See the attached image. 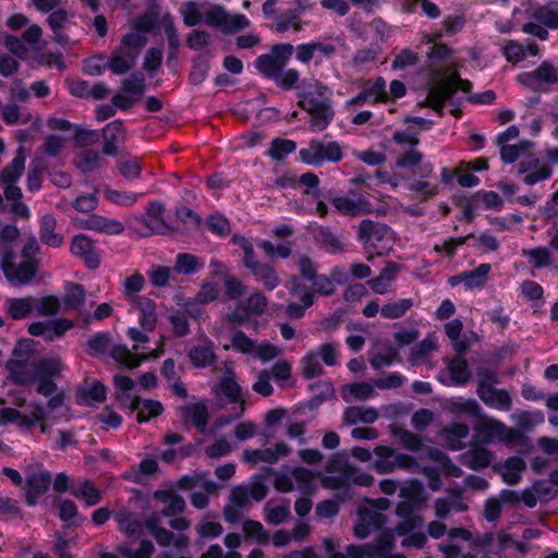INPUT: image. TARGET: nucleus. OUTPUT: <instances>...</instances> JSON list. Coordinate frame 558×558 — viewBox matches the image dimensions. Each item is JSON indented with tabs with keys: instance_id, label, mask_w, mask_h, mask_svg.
<instances>
[{
	"instance_id": "obj_59",
	"label": "nucleus",
	"mask_w": 558,
	"mask_h": 558,
	"mask_svg": "<svg viewBox=\"0 0 558 558\" xmlns=\"http://www.w3.org/2000/svg\"><path fill=\"white\" fill-rule=\"evenodd\" d=\"M206 226L209 232L218 236H225L231 231L229 220L221 214L207 216Z\"/></svg>"
},
{
	"instance_id": "obj_54",
	"label": "nucleus",
	"mask_w": 558,
	"mask_h": 558,
	"mask_svg": "<svg viewBox=\"0 0 558 558\" xmlns=\"http://www.w3.org/2000/svg\"><path fill=\"white\" fill-rule=\"evenodd\" d=\"M300 303L290 302L286 306V314L290 319H300L305 315L307 308L314 304L313 293L300 295Z\"/></svg>"
},
{
	"instance_id": "obj_51",
	"label": "nucleus",
	"mask_w": 558,
	"mask_h": 558,
	"mask_svg": "<svg viewBox=\"0 0 558 558\" xmlns=\"http://www.w3.org/2000/svg\"><path fill=\"white\" fill-rule=\"evenodd\" d=\"M472 196L473 201H475L477 205L482 202L485 209L500 211L504 208L501 197L494 191L478 190Z\"/></svg>"
},
{
	"instance_id": "obj_37",
	"label": "nucleus",
	"mask_w": 558,
	"mask_h": 558,
	"mask_svg": "<svg viewBox=\"0 0 558 558\" xmlns=\"http://www.w3.org/2000/svg\"><path fill=\"white\" fill-rule=\"evenodd\" d=\"M377 457L375 461V470L379 474H388L395 470V454L396 451L388 446L379 445L374 449Z\"/></svg>"
},
{
	"instance_id": "obj_64",
	"label": "nucleus",
	"mask_w": 558,
	"mask_h": 558,
	"mask_svg": "<svg viewBox=\"0 0 558 558\" xmlns=\"http://www.w3.org/2000/svg\"><path fill=\"white\" fill-rule=\"evenodd\" d=\"M371 104H386L389 101V96L386 92V80L383 76L375 78L373 85L365 88Z\"/></svg>"
},
{
	"instance_id": "obj_23",
	"label": "nucleus",
	"mask_w": 558,
	"mask_h": 558,
	"mask_svg": "<svg viewBox=\"0 0 558 558\" xmlns=\"http://www.w3.org/2000/svg\"><path fill=\"white\" fill-rule=\"evenodd\" d=\"M107 399V387L100 380H94L89 387H80L76 400L80 405L92 407L93 402L102 403Z\"/></svg>"
},
{
	"instance_id": "obj_55",
	"label": "nucleus",
	"mask_w": 558,
	"mask_h": 558,
	"mask_svg": "<svg viewBox=\"0 0 558 558\" xmlns=\"http://www.w3.org/2000/svg\"><path fill=\"white\" fill-rule=\"evenodd\" d=\"M72 327L73 322L69 318L60 317L47 320V333L45 340L52 341L57 338H61Z\"/></svg>"
},
{
	"instance_id": "obj_50",
	"label": "nucleus",
	"mask_w": 558,
	"mask_h": 558,
	"mask_svg": "<svg viewBox=\"0 0 558 558\" xmlns=\"http://www.w3.org/2000/svg\"><path fill=\"white\" fill-rule=\"evenodd\" d=\"M408 190L415 194V198L421 203L427 202L439 193L438 186L436 184H430L426 180L410 183Z\"/></svg>"
},
{
	"instance_id": "obj_6",
	"label": "nucleus",
	"mask_w": 558,
	"mask_h": 558,
	"mask_svg": "<svg viewBox=\"0 0 558 558\" xmlns=\"http://www.w3.org/2000/svg\"><path fill=\"white\" fill-rule=\"evenodd\" d=\"M476 430L487 438L496 436L501 442L506 445L520 446L521 453H527L532 449L530 439L519 429L508 427L502 422L497 420H487L480 422Z\"/></svg>"
},
{
	"instance_id": "obj_47",
	"label": "nucleus",
	"mask_w": 558,
	"mask_h": 558,
	"mask_svg": "<svg viewBox=\"0 0 558 558\" xmlns=\"http://www.w3.org/2000/svg\"><path fill=\"white\" fill-rule=\"evenodd\" d=\"M302 374L307 380L314 379L323 375L324 368L320 365L317 354L313 351L307 352L301 359Z\"/></svg>"
},
{
	"instance_id": "obj_9",
	"label": "nucleus",
	"mask_w": 558,
	"mask_h": 558,
	"mask_svg": "<svg viewBox=\"0 0 558 558\" xmlns=\"http://www.w3.org/2000/svg\"><path fill=\"white\" fill-rule=\"evenodd\" d=\"M120 88L123 93L130 94V96L116 94L111 98V104L116 109L129 111L146 92L145 75L140 71L133 72L129 77L122 81Z\"/></svg>"
},
{
	"instance_id": "obj_35",
	"label": "nucleus",
	"mask_w": 558,
	"mask_h": 558,
	"mask_svg": "<svg viewBox=\"0 0 558 558\" xmlns=\"http://www.w3.org/2000/svg\"><path fill=\"white\" fill-rule=\"evenodd\" d=\"M274 473V469L271 468H264L263 472L255 473L252 475L251 484L248 486V492L251 495V498L255 501H262L266 498L269 489L267 485L265 484V481L268 478V476Z\"/></svg>"
},
{
	"instance_id": "obj_7",
	"label": "nucleus",
	"mask_w": 558,
	"mask_h": 558,
	"mask_svg": "<svg viewBox=\"0 0 558 558\" xmlns=\"http://www.w3.org/2000/svg\"><path fill=\"white\" fill-rule=\"evenodd\" d=\"M517 81L532 92L547 94L550 90L548 85L558 83V68L544 60L535 70L520 73Z\"/></svg>"
},
{
	"instance_id": "obj_39",
	"label": "nucleus",
	"mask_w": 558,
	"mask_h": 558,
	"mask_svg": "<svg viewBox=\"0 0 558 558\" xmlns=\"http://www.w3.org/2000/svg\"><path fill=\"white\" fill-rule=\"evenodd\" d=\"M522 256L527 258L529 264L536 269L547 268L553 265V257L548 247L538 246L523 250Z\"/></svg>"
},
{
	"instance_id": "obj_45",
	"label": "nucleus",
	"mask_w": 558,
	"mask_h": 558,
	"mask_svg": "<svg viewBox=\"0 0 558 558\" xmlns=\"http://www.w3.org/2000/svg\"><path fill=\"white\" fill-rule=\"evenodd\" d=\"M413 306L412 299H399L385 304L380 314L384 318L397 319L405 315V313Z\"/></svg>"
},
{
	"instance_id": "obj_53",
	"label": "nucleus",
	"mask_w": 558,
	"mask_h": 558,
	"mask_svg": "<svg viewBox=\"0 0 558 558\" xmlns=\"http://www.w3.org/2000/svg\"><path fill=\"white\" fill-rule=\"evenodd\" d=\"M34 310L40 316H52L60 312V301L54 295H46L39 299L35 298Z\"/></svg>"
},
{
	"instance_id": "obj_20",
	"label": "nucleus",
	"mask_w": 558,
	"mask_h": 558,
	"mask_svg": "<svg viewBox=\"0 0 558 558\" xmlns=\"http://www.w3.org/2000/svg\"><path fill=\"white\" fill-rule=\"evenodd\" d=\"M82 227L86 230H93L109 235L121 234L124 230L123 225L112 218H107L101 215L92 214L82 222Z\"/></svg>"
},
{
	"instance_id": "obj_40",
	"label": "nucleus",
	"mask_w": 558,
	"mask_h": 558,
	"mask_svg": "<svg viewBox=\"0 0 558 558\" xmlns=\"http://www.w3.org/2000/svg\"><path fill=\"white\" fill-rule=\"evenodd\" d=\"M110 356L120 367L129 369L137 368L142 363V360L134 355L125 344H116L111 349Z\"/></svg>"
},
{
	"instance_id": "obj_31",
	"label": "nucleus",
	"mask_w": 558,
	"mask_h": 558,
	"mask_svg": "<svg viewBox=\"0 0 558 558\" xmlns=\"http://www.w3.org/2000/svg\"><path fill=\"white\" fill-rule=\"evenodd\" d=\"M25 169V156L20 148L13 160L7 165L0 172V182L2 184H16Z\"/></svg>"
},
{
	"instance_id": "obj_16",
	"label": "nucleus",
	"mask_w": 558,
	"mask_h": 558,
	"mask_svg": "<svg viewBox=\"0 0 558 558\" xmlns=\"http://www.w3.org/2000/svg\"><path fill=\"white\" fill-rule=\"evenodd\" d=\"M51 485V474L48 471L34 472L26 477L25 502L28 507L38 504V498L48 493Z\"/></svg>"
},
{
	"instance_id": "obj_29",
	"label": "nucleus",
	"mask_w": 558,
	"mask_h": 558,
	"mask_svg": "<svg viewBox=\"0 0 558 558\" xmlns=\"http://www.w3.org/2000/svg\"><path fill=\"white\" fill-rule=\"evenodd\" d=\"M189 359L194 367L206 368L211 366L217 361V354L214 351L213 343L208 345H194L189 351Z\"/></svg>"
},
{
	"instance_id": "obj_1",
	"label": "nucleus",
	"mask_w": 558,
	"mask_h": 558,
	"mask_svg": "<svg viewBox=\"0 0 558 558\" xmlns=\"http://www.w3.org/2000/svg\"><path fill=\"white\" fill-rule=\"evenodd\" d=\"M32 369H26L25 361L9 360L7 369L16 385L37 383L36 392L43 397L53 395L57 389L56 379L60 378L64 364L59 357H40L32 363Z\"/></svg>"
},
{
	"instance_id": "obj_10",
	"label": "nucleus",
	"mask_w": 558,
	"mask_h": 558,
	"mask_svg": "<svg viewBox=\"0 0 558 558\" xmlns=\"http://www.w3.org/2000/svg\"><path fill=\"white\" fill-rule=\"evenodd\" d=\"M216 395H222L226 397L231 404L240 403V410L234 415L228 417L221 416L219 420L223 421V424L230 423L232 420L240 418L244 411V400L242 399V388L235 379V373L233 369L228 368L225 375L221 377L217 388L215 389Z\"/></svg>"
},
{
	"instance_id": "obj_24",
	"label": "nucleus",
	"mask_w": 558,
	"mask_h": 558,
	"mask_svg": "<svg viewBox=\"0 0 558 558\" xmlns=\"http://www.w3.org/2000/svg\"><path fill=\"white\" fill-rule=\"evenodd\" d=\"M213 54L207 51L205 53H198L192 59V66L189 73V82L194 86H198L204 83L209 74L210 59Z\"/></svg>"
},
{
	"instance_id": "obj_28",
	"label": "nucleus",
	"mask_w": 558,
	"mask_h": 558,
	"mask_svg": "<svg viewBox=\"0 0 558 558\" xmlns=\"http://www.w3.org/2000/svg\"><path fill=\"white\" fill-rule=\"evenodd\" d=\"M35 298H12L5 302L7 314L13 320H21L31 315L34 310Z\"/></svg>"
},
{
	"instance_id": "obj_56",
	"label": "nucleus",
	"mask_w": 558,
	"mask_h": 558,
	"mask_svg": "<svg viewBox=\"0 0 558 558\" xmlns=\"http://www.w3.org/2000/svg\"><path fill=\"white\" fill-rule=\"evenodd\" d=\"M155 550L154 544L150 539H142L140 547L135 550L129 548L126 545H119L118 551L124 558H150Z\"/></svg>"
},
{
	"instance_id": "obj_2",
	"label": "nucleus",
	"mask_w": 558,
	"mask_h": 558,
	"mask_svg": "<svg viewBox=\"0 0 558 558\" xmlns=\"http://www.w3.org/2000/svg\"><path fill=\"white\" fill-rule=\"evenodd\" d=\"M357 240L369 257L388 255L393 246L391 228L371 219L360 222Z\"/></svg>"
},
{
	"instance_id": "obj_46",
	"label": "nucleus",
	"mask_w": 558,
	"mask_h": 558,
	"mask_svg": "<svg viewBox=\"0 0 558 558\" xmlns=\"http://www.w3.org/2000/svg\"><path fill=\"white\" fill-rule=\"evenodd\" d=\"M476 376L478 378L476 395L481 396L495 389V385L499 384V377L497 373L488 367H478L476 369Z\"/></svg>"
},
{
	"instance_id": "obj_32",
	"label": "nucleus",
	"mask_w": 558,
	"mask_h": 558,
	"mask_svg": "<svg viewBox=\"0 0 558 558\" xmlns=\"http://www.w3.org/2000/svg\"><path fill=\"white\" fill-rule=\"evenodd\" d=\"M254 65L256 70L269 81L277 78L279 73L286 68L269 53L259 54L255 59Z\"/></svg>"
},
{
	"instance_id": "obj_44",
	"label": "nucleus",
	"mask_w": 558,
	"mask_h": 558,
	"mask_svg": "<svg viewBox=\"0 0 558 558\" xmlns=\"http://www.w3.org/2000/svg\"><path fill=\"white\" fill-rule=\"evenodd\" d=\"M136 59H130L125 54L119 51L117 48L112 51L111 56L107 61V69H109L116 75H123L135 65Z\"/></svg>"
},
{
	"instance_id": "obj_18",
	"label": "nucleus",
	"mask_w": 558,
	"mask_h": 558,
	"mask_svg": "<svg viewBox=\"0 0 558 558\" xmlns=\"http://www.w3.org/2000/svg\"><path fill=\"white\" fill-rule=\"evenodd\" d=\"M244 267L257 281L263 283L264 289L267 291H272L280 284V278L277 269L268 263H260L255 257L253 260L244 265Z\"/></svg>"
},
{
	"instance_id": "obj_52",
	"label": "nucleus",
	"mask_w": 558,
	"mask_h": 558,
	"mask_svg": "<svg viewBox=\"0 0 558 558\" xmlns=\"http://www.w3.org/2000/svg\"><path fill=\"white\" fill-rule=\"evenodd\" d=\"M242 527L246 537L256 539L260 545L268 543L269 534L259 521L247 519Z\"/></svg>"
},
{
	"instance_id": "obj_62",
	"label": "nucleus",
	"mask_w": 558,
	"mask_h": 558,
	"mask_svg": "<svg viewBox=\"0 0 558 558\" xmlns=\"http://www.w3.org/2000/svg\"><path fill=\"white\" fill-rule=\"evenodd\" d=\"M86 291L80 283L70 282L66 286L64 303L69 307H78L84 304Z\"/></svg>"
},
{
	"instance_id": "obj_22",
	"label": "nucleus",
	"mask_w": 558,
	"mask_h": 558,
	"mask_svg": "<svg viewBox=\"0 0 558 558\" xmlns=\"http://www.w3.org/2000/svg\"><path fill=\"white\" fill-rule=\"evenodd\" d=\"M57 219L52 214H45L39 219V239L50 247L58 248L63 244V235L56 232Z\"/></svg>"
},
{
	"instance_id": "obj_25",
	"label": "nucleus",
	"mask_w": 558,
	"mask_h": 558,
	"mask_svg": "<svg viewBox=\"0 0 558 558\" xmlns=\"http://www.w3.org/2000/svg\"><path fill=\"white\" fill-rule=\"evenodd\" d=\"M70 494L83 500L85 507H94L102 500L101 490L90 480H84L80 486L72 487Z\"/></svg>"
},
{
	"instance_id": "obj_21",
	"label": "nucleus",
	"mask_w": 558,
	"mask_h": 558,
	"mask_svg": "<svg viewBox=\"0 0 558 558\" xmlns=\"http://www.w3.org/2000/svg\"><path fill=\"white\" fill-rule=\"evenodd\" d=\"M180 412L185 423L191 422L199 433H205L208 425L209 413L204 402L182 405Z\"/></svg>"
},
{
	"instance_id": "obj_13",
	"label": "nucleus",
	"mask_w": 558,
	"mask_h": 558,
	"mask_svg": "<svg viewBox=\"0 0 558 558\" xmlns=\"http://www.w3.org/2000/svg\"><path fill=\"white\" fill-rule=\"evenodd\" d=\"M70 251L74 256H78L83 259L86 268L90 270L99 268L101 259L94 247L93 240L88 235L83 233L74 235Z\"/></svg>"
},
{
	"instance_id": "obj_41",
	"label": "nucleus",
	"mask_w": 558,
	"mask_h": 558,
	"mask_svg": "<svg viewBox=\"0 0 558 558\" xmlns=\"http://www.w3.org/2000/svg\"><path fill=\"white\" fill-rule=\"evenodd\" d=\"M399 496L418 507L426 501L427 496L423 484L418 480H412L408 485L402 486Z\"/></svg>"
},
{
	"instance_id": "obj_5",
	"label": "nucleus",
	"mask_w": 558,
	"mask_h": 558,
	"mask_svg": "<svg viewBox=\"0 0 558 558\" xmlns=\"http://www.w3.org/2000/svg\"><path fill=\"white\" fill-rule=\"evenodd\" d=\"M15 258L16 255L13 247H7L0 262L5 279L12 284L24 286L29 283L37 274L38 260L25 259L16 265Z\"/></svg>"
},
{
	"instance_id": "obj_4",
	"label": "nucleus",
	"mask_w": 558,
	"mask_h": 558,
	"mask_svg": "<svg viewBox=\"0 0 558 558\" xmlns=\"http://www.w3.org/2000/svg\"><path fill=\"white\" fill-rule=\"evenodd\" d=\"M303 163L312 167H320L326 162L337 163L342 160L343 153L338 142H323L318 138L310 141L308 147L299 151Z\"/></svg>"
},
{
	"instance_id": "obj_48",
	"label": "nucleus",
	"mask_w": 558,
	"mask_h": 558,
	"mask_svg": "<svg viewBox=\"0 0 558 558\" xmlns=\"http://www.w3.org/2000/svg\"><path fill=\"white\" fill-rule=\"evenodd\" d=\"M428 454L433 460L441 463L446 476L461 477L463 475L461 468L453 463L448 454L441 450L429 448Z\"/></svg>"
},
{
	"instance_id": "obj_15",
	"label": "nucleus",
	"mask_w": 558,
	"mask_h": 558,
	"mask_svg": "<svg viewBox=\"0 0 558 558\" xmlns=\"http://www.w3.org/2000/svg\"><path fill=\"white\" fill-rule=\"evenodd\" d=\"M316 245L329 255L341 254L345 251L344 236L332 232L329 227L317 226L313 230Z\"/></svg>"
},
{
	"instance_id": "obj_33",
	"label": "nucleus",
	"mask_w": 558,
	"mask_h": 558,
	"mask_svg": "<svg viewBox=\"0 0 558 558\" xmlns=\"http://www.w3.org/2000/svg\"><path fill=\"white\" fill-rule=\"evenodd\" d=\"M450 378L456 386H463L471 379V371L468 360L462 355H456L448 364Z\"/></svg>"
},
{
	"instance_id": "obj_17",
	"label": "nucleus",
	"mask_w": 558,
	"mask_h": 558,
	"mask_svg": "<svg viewBox=\"0 0 558 558\" xmlns=\"http://www.w3.org/2000/svg\"><path fill=\"white\" fill-rule=\"evenodd\" d=\"M530 8L526 15L549 29H558V1H551L539 5L534 0H529Z\"/></svg>"
},
{
	"instance_id": "obj_11",
	"label": "nucleus",
	"mask_w": 558,
	"mask_h": 558,
	"mask_svg": "<svg viewBox=\"0 0 558 558\" xmlns=\"http://www.w3.org/2000/svg\"><path fill=\"white\" fill-rule=\"evenodd\" d=\"M166 207L159 201H150L146 207L143 223L151 233L170 235L179 231V228L165 220Z\"/></svg>"
},
{
	"instance_id": "obj_49",
	"label": "nucleus",
	"mask_w": 558,
	"mask_h": 558,
	"mask_svg": "<svg viewBox=\"0 0 558 558\" xmlns=\"http://www.w3.org/2000/svg\"><path fill=\"white\" fill-rule=\"evenodd\" d=\"M110 344L108 331H98L87 340V353L90 356L104 355Z\"/></svg>"
},
{
	"instance_id": "obj_43",
	"label": "nucleus",
	"mask_w": 558,
	"mask_h": 558,
	"mask_svg": "<svg viewBox=\"0 0 558 558\" xmlns=\"http://www.w3.org/2000/svg\"><path fill=\"white\" fill-rule=\"evenodd\" d=\"M468 462L465 465L472 470L478 471L487 468L492 462V452L485 447L476 446L472 448L468 453Z\"/></svg>"
},
{
	"instance_id": "obj_58",
	"label": "nucleus",
	"mask_w": 558,
	"mask_h": 558,
	"mask_svg": "<svg viewBox=\"0 0 558 558\" xmlns=\"http://www.w3.org/2000/svg\"><path fill=\"white\" fill-rule=\"evenodd\" d=\"M183 23L187 27H194L203 22V14L199 4L195 1H186L181 7Z\"/></svg>"
},
{
	"instance_id": "obj_12",
	"label": "nucleus",
	"mask_w": 558,
	"mask_h": 558,
	"mask_svg": "<svg viewBox=\"0 0 558 558\" xmlns=\"http://www.w3.org/2000/svg\"><path fill=\"white\" fill-rule=\"evenodd\" d=\"M395 546V537L390 531L381 532L373 544L360 546L351 544L347 547V553L351 558H362L363 556L381 557L389 554Z\"/></svg>"
},
{
	"instance_id": "obj_8",
	"label": "nucleus",
	"mask_w": 558,
	"mask_h": 558,
	"mask_svg": "<svg viewBox=\"0 0 558 558\" xmlns=\"http://www.w3.org/2000/svg\"><path fill=\"white\" fill-rule=\"evenodd\" d=\"M204 23L210 27L221 28L226 34L245 29L250 25L248 19L243 14H233L219 4H213L204 14Z\"/></svg>"
},
{
	"instance_id": "obj_14",
	"label": "nucleus",
	"mask_w": 558,
	"mask_h": 558,
	"mask_svg": "<svg viewBox=\"0 0 558 558\" xmlns=\"http://www.w3.org/2000/svg\"><path fill=\"white\" fill-rule=\"evenodd\" d=\"M104 141L102 154L108 157H116L119 154V145L124 144L126 132L121 119L107 123L101 130Z\"/></svg>"
},
{
	"instance_id": "obj_61",
	"label": "nucleus",
	"mask_w": 558,
	"mask_h": 558,
	"mask_svg": "<svg viewBox=\"0 0 558 558\" xmlns=\"http://www.w3.org/2000/svg\"><path fill=\"white\" fill-rule=\"evenodd\" d=\"M145 306L141 307L138 323L144 331H153L157 323V315L155 312V302L146 299Z\"/></svg>"
},
{
	"instance_id": "obj_27",
	"label": "nucleus",
	"mask_w": 558,
	"mask_h": 558,
	"mask_svg": "<svg viewBox=\"0 0 558 558\" xmlns=\"http://www.w3.org/2000/svg\"><path fill=\"white\" fill-rule=\"evenodd\" d=\"M482 402L488 408L498 411H509L512 408V398L508 390L504 388H495L487 393L478 396Z\"/></svg>"
},
{
	"instance_id": "obj_36",
	"label": "nucleus",
	"mask_w": 558,
	"mask_h": 558,
	"mask_svg": "<svg viewBox=\"0 0 558 558\" xmlns=\"http://www.w3.org/2000/svg\"><path fill=\"white\" fill-rule=\"evenodd\" d=\"M116 521L118 523L119 531L128 537H135L143 534L144 525L142 521L134 518V515L129 511L118 513Z\"/></svg>"
},
{
	"instance_id": "obj_63",
	"label": "nucleus",
	"mask_w": 558,
	"mask_h": 558,
	"mask_svg": "<svg viewBox=\"0 0 558 558\" xmlns=\"http://www.w3.org/2000/svg\"><path fill=\"white\" fill-rule=\"evenodd\" d=\"M456 95V87L451 82H439L429 88L427 96L451 104Z\"/></svg>"
},
{
	"instance_id": "obj_30",
	"label": "nucleus",
	"mask_w": 558,
	"mask_h": 558,
	"mask_svg": "<svg viewBox=\"0 0 558 558\" xmlns=\"http://www.w3.org/2000/svg\"><path fill=\"white\" fill-rule=\"evenodd\" d=\"M147 44L145 35L138 34L137 32H129L122 36L119 51L125 54L130 59H136L141 52V49Z\"/></svg>"
},
{
	"instance_id": "obj_34",
	"label": "nucleus",
	"mask_w": 558,
	"mask_h": 558,
	"mask_svg": "<svg viewBox=\"0 0 558 558\" xmlns=\"http://www.w3.org/2000/svg\"><path fill=\"white\" fill-rule=\"evenodd\" d=\"M295 149L296 143L294 141L289 138L275 137L264 155L271 158L276 162H282Z\"/></svg>"
},
{
	"instance_id": "obj_19",
	"label": "nucleus",
	"mask_w": 558,
	"mask_h": 558,
	"mask_svg": "<svg viewBox=\"0 0 558 558\" xmlns=\"http://www.w3.org/2000/svg\"><path fill=\"white\" fill-rule=\"evenodd\" d=\"M306 87H308V89L302 88L296 93V96L299 97L298 107L308 113L328 100L318 98L325 97L327 92V87L323 83L314 81L313 83H308Z\"/></svg>"
},
{
	"instance_id": "obj_57",
	"label": "nucleus",
	"mask_w": 558,
	"mask_h": 558,
	"mask_svg": "<svg viewBox=\"0 0 558 558\" xmlns=\"http://www.w3.org/2000/svg\"><path fill=\"white\" fill-rule=\"evenodd\" d=\"M173 269L178 274L193 275L198 270V258L190 253H179Z\"/></svg>"
},
{
	"instance_id": "obj_38",
	"label": "nucleus",
	"mask_w": 558,
	"mask_h": 558,
	"mask_svg": "<svg viewBox=\"0 0 558 558\" xmlns=\"http://www.w3.org/2000/svg\"><path fill=\"white\" fill-rule=\"evenodd\" d=\"M274 82L282 90L298 89V92L306 87L308 84L306 81H302L300 83V72L294 68L287 70L284 68L282 72L279 73V76L274 80Z\"/></svg>"
},
{
	"instance_id": "obj_3",
	"label": "nucleus",
	"mask_w": 558,
	"mask_h": 558,
	"mask_svg": "<svg viewBox=\"0 0 558 558\" xmlns=\"http://www.w3.org/2000/svg\"><path fill=\"white\" fill-rule=\"evenodd\" d=\"M322 194L323 198L330 202L333 208L343 216L359 217L373 213L374 206L369 199L355 190H349L347 195H339L335 190H328Z\"/></svg>"
},
{
	"instance_id": "obj_42",
	"label": "nucleus",
	"mask_w": 558,
	"mask_h": 558,
	"mask_svg": "<svg viewBox=\"0 0 558 558\" xmlns=\"http://www.w3.org/2000/svg\"><path fill=\"white\" fill-rule=\"evenodd\" d=\"M506 472L502 473V480L509 485H515L521 481V472L526 468L525 461L517 456L509 457L505 461Z\"/></svg>"
},
{
	"instance_id": "obj_60",
	"label": "nucleus",
	"mask_w": 558,
	"mask_h": 558,
	"mask_svg": "<svg viewBox=\"0 0 558 558\" xmlns=\"http://www.w3.org/2000/svg\"><path fill=\"white\" fill-rule=\"evenodd\" d=\"M257 246L262 248L265 253V255L269 258H274L275 256H278L282 259H287L291 256V247L288 244H278L275 245L269 240H258Z\"/></svg>"
},
{
	"instance_id": "obj_26",
	"label": "nucleus",
	"mask_w": 558,
	"mask_h": 558,
	"mask_svg": "<svg viewBox=\"0 0 558 558\" xmlns=\"http://www.w3.org/2000/svg\"><path fill=\"white\" fill-rule=\"evenodd\" d=\"M308 114L311 116L310 130L312 132H322L325 131L332 122L335 110L328 100L308 112Z\"/></svg>"
}]
</instances>
